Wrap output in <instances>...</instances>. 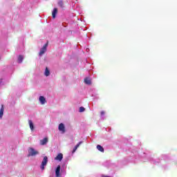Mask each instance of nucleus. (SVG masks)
<instances>
[{
  "label": "nucleus",
  "mask_w": 177,
  "mask_h": 177,
  "mask_svg": "<svg viewBox=\"0 0 177 177\" xmlns=\"http://www.w3.org/2000/svg\"><path fill=\"white\" fill-rule=\"evenodd\" d=\"M97 149L99 150V151H101V153H104V148H103V147L101 145H97Z\"/></svg>",
  "instance_id": "obj_16"
},
{
  "label": "nucleus",
  "mask_w": 177,
  "mask_h": 177,
  "mask_svg": "<svg viewBox=\"0 0 177 177\" xmlns=\"http://www.w3.org/2000/svg\"><path fill=\"white\" fill-rule=\"evenodd\" d=\"M81 145H82V141H80L78 144L76 145V146L74 147L73 150L72 151L73 154H74V153H75V151H77V149H78V147H80V146H81Z\"/></svg>",
  "instance_id": "obj_7"
},
{
  "label": "nucleus",
  "mask_w": 177,
  "mask_h": 177,
  "mask_svg": "<svg viewBox=\"0 0 177 177\" xmlns=\"http://www.w3.org/2000/svg\"><path fill=\"white\" fill-rule=\"evenodd\" d=\"M84 82L86 84V85H91L92 84V82L91 81V79L89 77H86L84 79Z\"/></svg>",
  "instance_id": "obj_10"
},
{
  "label": "nucleus",
  "mask_w": 177,
  "mask_h": 177,
  "mask_svg": "<svg viewBox=\"0 0 177 177\" xmlns=\"http://www.w3.org/2000/svg\"><path fill=\"white\" fill-rule=\"evenodd\" d=\"M59 131L64 133L66 132V127H64V124L60 123L58 127Z\"/></svg>",
  "instance_id": "obj_4"
},
{
  "label": "nucleus",
  "mask_w": 177,
  "mask_h": 177,
  "mask_svg": "<svg viewBox=\"0 0 177 177\" xmlns=\"http://www.w3.org/2000/svg\"><path fill=\"white\" fill-rule=\"evenodd\" d=\"M46 48H48V42L41 48L39 53V56H42V55L45 54V52H46Z\"/></svg>",
  "instance_id": "obj_3"
},
{
  "label": "nucleus",
  "mask_w": 177,
  "mask_h": 177,
  "mask_svg": "<svg viewBox=\"0 0 177 177\" xmlns=\"http://www.w3.org/2000/svg\"><path fill=\"white\" fill-rule=\"evenodd\" d=\"M55 160L57 161H62L63 160V153H59L55 158Z\"/></svg>",
  "instance_id": "obj_6"
},
{
  "label": "nucleus",
  "mask_w": 177,
  "mask_h": 177,
  "mask_svg": "<svg viewBox=\"0 0 177 177\" xmlns=\"http://www.w3.org/2000/svg\"><path fill=\"white\" fill-rule=\"evenodd\" d=\"M58 6H59V8H62V9H63V8H64V3H63V1L59 0L58 1Z\"/></svg>",
  "instance_id": "obj_17"
},
{
  "label": "nucleus",
  "mask_w": 177,
  "mask_h": 177,
  "mask_svg": "<svg viewBox=\"0 0 177 177\" xmlns=\"http://www.w3.org/2000/svg\"><path fill=\"white\" fill-rule=\"evenodd\" d=\"M29 127L31 131H34V123H32V120H28Z\"/></svg>",
  "instance_id": "obj_13"
},
{
  "label": "nucleus",
  "mask_w": 177,
  "mask_h": 177,
  "mask_svg": "<svg viewBox=\"0 0 177 177\" xmlns=\"http://www.w3.org/2000/svg\"><path fill=\"white\" fill-rule=\"evenodd\" d=\"M46 143H48V138H44L43 140H40V145L41 146H44Z\"/></svg>",
  "instance_id": "obj_8"
},
{
  "label": "nucleus",
  "mask_w": 177,
  "mask_h": 177,
  "mask_svg": "<svg viewBox=\"0 0 177 177\" xmlns=\"http://www.w3.org/2000/svg\"><path fill=\"white\" fill-rule=\"evenodd\" d=\"M38 154H39L38 151H36L34 148H29L28 157H34V156H37Z\"/></svg>",
  "instance_id": "obj_1"
},
{
  "label": "nucleus",
  "mask_w": 177,
  "mask_h": 177,
  "mask_svg": "<svg viewBox=\"0 0 177 177\" xmlns=\"http://www.w3.org/2000/svg\"><path fill=\"white\" fill-rule=\"evenodd\" d=\"M24 59V57L23 55H19L18 57L17 62L19 63V64L23 63Z\"/></svg>",
  "instance_id": "obj_15"
},
{
  "label": "nucleus",
  "mask_w": 177,
  "mask_h": 177,
  "mask_svg": "<svg viewBox=\"0 0 177 177\" xmlns=\"http://www.w3.org/2000/svg\"><path fill=\"white\" fill-rule=\"evenodd\" d=\"M53 19H56V15H57V8H54L52 12Z\"/></svg>",
  "instance_id": "obj_11"
},
{
  "label": "nucleus",
  "mask_w": 177,
  "mask_h": 177,
  "mask_svg": "<svg viewBox=\"0 0 177 177\" xmlns=\"http://www.w3.org/2000/svg\"><path fill=\"white\" fill-rule=\"evenodd\" d=\"M46 164H48V156H44L40 166L41 171L45 169V166H46Z\"/></svg>",
  "instance_id": "obj_2"
},
{
  "label": "nucleus",
  "mask_w": 177,
  "mask_h": 177,
  "mask_svg": "<svg viewBox=\"0 0 177 177\" xmlns=\"http://www.w3.org/2000/svg\"><path fill=\"white\" fill-rule=\"evenodd\" d=\"M39 100L41 104H45L46 103V99L44 96H40Z\"/></svg>",
  "instance_id": "obj_5"
},
{
  "label": "nucleus",
  "mask_w": 177,
  "mask_h": 177,
  "mask_svg": "<svg viewBox=\"0 0 177 177\" xmlns=\"http://www.w3.org/2000/svg\"><path fill=\"white\" fill-rule=\"evenodd\" d=\"M55 175L57 177L60 176V165H58L55 170Z\"/></svg>",
  "instance_id": "obj_9"
},
{
  "label": "nucleus",
  "mask_w": 177,
  "mask_h": 177,
  "mask_svg": "<svg viewBox=\"0 0 177 177\" xmlns=\"http://www.w3.org/2000/svg\"><path fill=\"white\" fill-rule=\"evenodd\" d=\"M84 111H85V108H84L83 106H81L80 108V113H84Z\"/></svg>",
  "instance_id": "obj_18"
},
{
  "label": "nucleus",
  "mask_w": 177,
  "mask_h": 177,
  "mask_svg": "<svg viewBox=\"0 0 177 177\" xmlns=\"http://www.w3.org/2000/svg\"><path fill=\"white\" fill-rule=\"evenodd\" d=\"M100 114L101 115H104V114H106V112H104V111H102Z\"/></svg>",
  "instance_id": "obj_19"
},
{
  "label": "nucleus",
  "mask_w": 177,
  "mask_h": 177,
  "mask_svg": "<svg viewBox=\"0 0 177 177\" xmlns=\"http://www.w3.org/2000/svg\"><path fill=\"white\" fill-rule=\"evenodd\" d=\"M5 109L3 108V105H1V107L0 109V118H2L3 117V111Z\"/></svg>",
  "instance_id": "obj_12"
},
{
  "label": "nucleus",
  "mask_w": 177,
  "mask_h": 177,
  "mask_svg": "<svg viewBox=\"0 0 177 177\" xmlns=\"http://www.w3.org/2000/svg\"><path fill=\"white\" fill-rule=\"evenodd\" d=\"M44 75H46V77H49V75H50V71H49L48 67L46 68Z\"/></svg>",
  "instance_id": "obj_14"
}]
</instances>
